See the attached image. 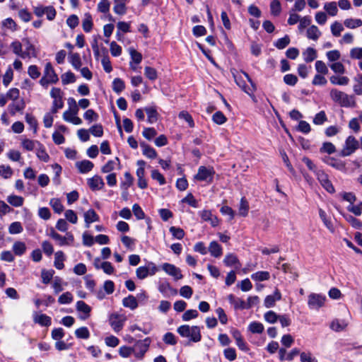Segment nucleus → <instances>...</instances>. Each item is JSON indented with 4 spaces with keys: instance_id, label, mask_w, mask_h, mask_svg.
Returning <instances> with one entry per match:
<instances>
[{
    "instance_id": "43",
    "label": "nucleus",
    "mask_w": 362,
    "mask_h": 362,
    "mask_svg": "<svg viewBox=\"0 0 362 362\" xmlns=\"http://www.w3.org/2000/svg\"><path fill=\"white\" fill-rule=\"evenodd\" d=\"M49 205L52 206L54 211L57 214H61L64 208L59 199L52 198L49 201Z\"/></svg>"
},
{
    "instance_id": "48",
    "label": "nucleus",
    "mask_w": 362,
    "mask_h": 362,
    "mask_svg": "<svg viewBox=\"0 0 362 362\" xmlns=\"http://www.w3.org/2000/svg\"><path fill=\"white\" fill-rule=\"evenodd\" d=\"M158 291L165 296H166L169 291H170L173 294L177 293V290L173 288L170 284L167 281L162 282L158 285Z\"/></svg>"
},
{
    "instance_id": "7",
    "label": "nucleus",
    "mask_w": 362,
    "mask_h": 362,
    "mask_svg": "<svg viewBox=\"0 0 362 362\" xmlns=\"http://www.w3.org/2000/svg\"><path fill=\"white\" fill-rule=\"evenodd\" d=\"M50 237L56 240L59 246L71 245L74 241V235L71 233L67 232L65 236H62L54 230L50 233Z\"/></svg>"
},
{
    "instance_id": "17",
    "label": "nucleus",
    "mask_w": 362,
    "mask_h": 362,
    "mask_svg": "<svg viewBox=\"0 0 362 362\" xmlns=\"http://www.w3.org/2000/svg\"><path fill=\"white\" fill-rule=\"evenodd\" d=\"M63 92L59 88H52L50 91V96L53 98L52 104L59 107H64Z\"/></svg>"
},
{
    "instance_id": "19",
    "label": "nucleus",
    "mask_w": 362,
    "mask_h": 362,
    "mask_svg": "<svg viewBox=\"0 0 362 362\" xmlns=\"http://www.w3.org/2000/svg\"><path fill=\"white\" fill-rule=\"evenodd\" d=\"M94 164L88 160H83L76 163V168L82 174L88 173L93 170Z\"/></svg>"
},
{
    "instance_id": "12",
    "label": "nucleus",
    "mask_w": 362,
    "mask_h": 362,
    "mask_svg": "<svg viewBox=\"0 0 362 362\" xmlns=\"http://www.w3.org/2000/svg\"><path fill=\"white\" fill-rule=\"evenodd\" d=\"M162 269L168 275L174 277L175 280L182 279L183 276L180 268L170 263H164L162 265Z\"/></svg>"
},
{
    "instance_id": "25",
    "label": "nucleus",
    "mask_w": 362,
    "mask_h": 362,
    "mask_svg": "<svg viewBox=\"0 0 362 362\" xmlns=\"http://www.w3.org/2000/svg\"><path fill=\"white\" fill-rule=\"evenodd\" d=\"M77 311L82 313L84 315L81 316V319H86L89 317L91 308L83 300H78L76 305Z\"/></svg>"
},
{
    "instance_id": "35",
    "label": "nucleus",
    "mask_w": 362,
    "mask_h": 362,
    "mask_svg": "<svg viewBox=\"0 0 362 362\" xmlns=\"http://www.w3.org/2000/svg\"><path fill=\"white\" fill-rule=\"evenodd\" d=\"M250 206L247 200L245 197H242L238 207V215L246 217L248 214Z\"/></svg>"
},
{
    "instance_id": "6",
    "label": "nucleus",
    "mask_w": 362,
    "mask_h": 362,
    "mask_svg": "<svg viewBox=\"0 0 362 362\" xmlns=\"http://www.w3.org/2000/svg\"><path fill=\"white\" fill-rule=\"evenodd\" d=\"M151 340L149 337L144 339V340H138L133 348V354L137 358H142L148 351Z\"/></svg>"
},
{
    "instance_id": "5",
    "label": "nucleus",
    "mask_w": 362,
    "mask_h": 362,
    "mask_svg": "<svg viewBox=\"0 0 362 362\" xmlns=\"http://www.w3.org/2000/svg\"><path fill=\"white\" fill-rule=\"evenodd\" d=\"M214 173L213 168L202 165L198 168L197 173L194 176V178L198 181H205L208 183H211Z\"/></svg>"
},
{
    "instance_id": "61",
    "label": "nucleus",
    "mask_w": 362,
    "mask_h": 362,
    "mask_svg": "<svg viewBox=\"0 0 362 362\" xmlns=\"http://www.w3.org/2000/svg\"><path fill=\"white\" fill-rule=\"evenodd\" d=\"M69 62L76 69L78 70L80 69L81 66V60L79 54H71L69 57Z\"/></svg>"
},
{
    "instance_id": "58",
    "label": "nucleus",
    "mask_w": 362,
    "mask_h": 362,
    "mask_svg": "<svg viewBox=\"0 0 362 362\" xmlns=\"http://www.w3.org/2000/svg\"><path fill=\"white\" fill-rule=\"evenodd\" d=\"M169 230L171 233L172 235L176 239L182 240L185 237V233L184 230L181 228L171 226Z\"/></svg>"
},
{
    "instance_id": "41",
    "label": "nucleus",
    "mask_w": 362,
    "mask_h": 362,
    "mask_svg": "<svg viewBox=\"0 0 362 362\" xmlns=\"http://www.w3.org/2000/svg\"><path fill=\"white\" fill-rule=\"evenodd\" d=\"M329 81L333 85L346 86L349 83V78L347 76H332Z\"/></svg>"
},
{
    "instance_id": "34",
    "label": "nucleus",
    "mask_w": 362,
    "mask_h": 362,
    "mask_svg": "<svg viewBox=\"0 0 362 362\" xmlns=\"http://www.w3.org/2000/svg\"><path fill=\"white\" fill-rule=\"evenodd\" d=\"M119 163L120 161L117 157L114 160H110L101 168V172L103 173H109L112 172L117 165H119Z\"/></svg>"
},
{
    "instance_id": "13",
    "label": "nucleus",
    "mask_w": 362,
    "mask_h": 362,
    "mask_svg": "<svg viewBox=\"0 0 362 362\" xmlns=\"http://www.w3.org/2000/svg\"><path fill=\"white\" fill-rule=\"evenodd\" d=\"M23 43L25 46V50L23 51L24 59H30L31 57L36 58L38 54L35 47L31 43L28 38H23Z\"/></svg>"
},
{
    "instance_id": "42",
    "label": "nucleus",
    "mask_w": 362,
    "mask_h": 362,
    "mask_svg": "<svg viewBox=\"0 0 362 362\" xmlns=\"http://www.w3.org/2000/svg\"><path fill=\"white\" fill-rule=\"evenodd\" d=\"M10 47L15 54L21 57L22 59H24L23 51L22 49L23 45L20 41L15 40L12 42Z\"/></svg>"
},
{
    "instance_id": "55",
    "label": "nucleus",
    "mask_w": 362,
    "mask_h": 362,
    "mask_svg": "<svg viewBox=\"0 0 362 362\" xmlns=\"http://www.w3.org/2000/svg\"><path fill=\"white\" fill-rule=\"evenodd\" d=\"M13 173L12 168L9 165H0V176L4 179L10 178Z\"/></svg>"
},
{
    "instance_id": "15",
    "label": "nucleus",
    "mask_w": 362,
    "mask_h": 362,
    "mask_svg": "<svg viewBox=\"0 0 362 362\" xmlns=\"http://www.w3.org/2000/svg\"><path fill=\"white\" fill-rule=\"evenodd\" d=\"M87 184L92 191L102 189L105 186L103 178L98 175L87 179Z\"/></svg>"
},
{
    "instance_id": "60",
    "label": "nucleus",
    "mask_w": 362,
    "mask_h": 362,
    "mask_svg": "<svg viewBox=\"0 0 362 362\" xmlns=\"http://www.w3.org/2000/svg\"><path fill=\"white\" fill-rule=\"evenodd\" d=\"M76 337L78 339H87L90 337V332L86 327H81L75 331Z\"/></svg>"
},
{
    "instance_id": "23",
    "label": "nucleus",
    "mask_w": 362,
    "mask_h": 362,
    "mask_svg": "<svg viewBox=\"0 0 362 362\" xmlns=\"http://www.w3.org/2000/svg\"><path fill=\"white\" fill-rule=\"evenodd\" d=\"M40 141L37 140H32L27 138H22L21 139V145L23 148L28 151H31L36 149L37 146L40 145Z\"/></svg>"
},
{
    "instance_id": "1",
    "label": "nucleus",
    "mask_w": 362,
    "mask_h": 362,
    "mask_svg": "<svg viewBox=\"0 0 362 362\" xmlns=\"http://www.w3.org/2000/svg\"><path fill=\"white\" fill-rule=\"evenodd\" d=\"M332 100L343 107H354L356 105L355 97L348 95L337 88H332L329 91Z\"/></svg>"
},
{
    "instance_id": "49",
    "label": "nucleus",
    "mask_w": 362,
    "mask_h": 362,
    "mask_svg": "<svg viewBox=\"0 0 362 362\" xmlns=\"http://www.w3.org/2000/svg\"><path fill=\"white\" fill-rule=\"evenodd\" d=\"M304 60L306 62H311L317 58V52L315 49L308 47L303 53Z\"/></svg>"
},
{
    "instance_id": "3",
    "label": "nucleus",
    "mask_w": 362,
    "mask_h": 362,
    "mask_svg": "<svg viewBox=\"0 0 362 362\" xmlns=\"http://www.w3.org/2000/svg\"><path fill=\"white\" fill-rule=\"evenodd\" d=\"M59 77L50 62L46 63L43 71V76L39 81L40 84L47 88L49 84H56Z\"/></svg>"
},
{
    "instance_id": "51",
    "label": "nucleus",
    "mask_w": 362,
    "mask_h": 362,
    "mask_svg": "<svg viewBox=\"0 0 362 362\" xmlns=\"http://www.w3.org/2000/svg\"><path fill=\"white\" fill-rule=\"evenodd\" d=\"M324 9L332 16H337L338 12L337 3L335 1L326 3L324 6Z\"/></svg>"
},
{
    "instance_id": "59",
    "label": "nucleus",
    "mask_w": 362,
    "mask_h": 362,
    "mask_svg": "<svg viewBox=\"0 0 362 362\" xmlns=\"http://www.w3.org/2000/svg\"><path fill=\"white\" fill-rule=\"evenodd\" d=\"M23 230L22 224L18 221H15L11 223L8 227V232L10 234H19Z\"/></svg>"
},
{
    "instance_id": "63",
    "label": "nucleus",
    "mask_w": 362,
    "mask_h": 362,
    "mask_svg": "<svg viewBox=\"0 0 362 362\" xmlns=\"http://www.w3.org/2000/svg\"><path fill=\"white\" fill-rule=\"evenodd\" d=\"M212 120L214 121V123L218 125H221L226 122L227 118L222 112L217 111L213 115Z\"/></svg>"
},
{
    "instance_id": "39",
    "label": "nucleus",
    "mask_w": 362,
    "mask_h": 362,
    "mask_svg": "<svg viewBox=\"0 0 362 362\" xmlns=\"http://www.w3.org/2000/svg\"><path fill=\"white\" fill-rule=\"evenodd\" d=\"M7 202L14 207H20L23 206L24 202L23 197L18 195H9L7 199Z\"/></svg>"
},
{
    "instance_id": "24",
    "label": "nucleus",
    "mask_w": 362,
    "mask_h": 362,
    "mask_svg": "<svg viewBox=\"0 0 362 362\" xmlns=\"http://www.w3.org/2000/svg\"><path fill=\"white\" fill-rule=\"evenodd\" d=\"M127 2L128 0H114V12L120 16L124 15L127 13Z\"/></svg>"
},
{
    "instance_id": "45",
    "label": "nucleus",
    "mask_w": 362,
    "mask_h": 362,
    "mask_svg": "<svg viewBox=\"0 0 362 362\" xmlns=\"http://www.w3.org/2000/svg\"><path fill=\"white\" fill-rule=\"evenodd\" d=\"M264 329V325L257 321L252 322L248 326L249 331L253 334H261L263 332Z\"/></svg>"
},
{
    "instance_id": "40",
    "label": "nucleus",
    "mask_w": 362,
    "mask_h": 362,
    "mask_svg": "<svg viewBox=\"0 0 362 362\" xmlns=\"http://www.w3.org/2000/svg\"><path fill=\"white\" fill-rule=\"evenodd\" d=\"M252 280L255 281H263L269 280L270 278V274L267 271H259L255 272L251 275Z\"/></svg>"
},
{
    "instance_id": "26",
    "label": "nucleus",
    "mask_w": 362,
    "mask_h": 362,
    "mask_svg": "<svg viewBox=\"0 0 362 362\" xmlns=\"http://www.w3.org/2000/svg\"><path fill=\"white\" fill-rule=\"evenodd\" d=\"M84 221L86 227L89 228L90 223L99 221V216L93 209H90L84 213Z\"/></svg>"
},
{
    "instance_id": "16",
    "label": "nucleus",
    "mask_w": 362,
    "mask_h": 362,
    "mask_svg": "<svg viewBox=\"0 0 362 362\" xmlns=\"http://www.w3.org/2000/svg\"><path fill=\"white\" fill-rule=\"evenodd\" d=\"M78 110H68L63 113V119L68 122L78 125L82 123L81 118L76 116Z\"/></svg>"
},
{
    "instance_id": "29",
    "label": "nucleus",
    "mask_w": 362,
    "mask_h": 362,
    "mask_svg": "<svg viewBox=\"0 0 362 362\" xmlns=\"http://www.w3.org/2000/svg\"><path fill=\"white\" fill-rule=\"evenodd\" d=\"M140 146L142 148L143 154L148 158H156L158 156L156 150L145 142H141Z\"/></svg>"
},
{
    "instance_id": "62",
    "label": "nucleus",
    "mask_w": 362,
    "mask_h": 362,
    "mask_svg": "<svg viewBox=\"0 0 362 362\" xmlns=\"http://www.w3.org/2000/svg\"><path fill=\"white\" fill-rule=\"evenodd\" d=\"M271 13L275 16L280 14L281 11V3L279 0H273L270 4Z\"/></svg>"
},
{
    "instance_id": "36",
    "label": "nucleus",
    "mask_w": 362,
    "mask_h": 362,
    "mask_svg": "<svg viewBox=\"0 0 362 362\" xmlns=\"http://www.w3.org/2000/svg\"><path fill=\"white\" fill-rule=\"evenodd\" d=\"M65 260V256L62 251H57L54 254V265L57 269H62L64 267V262Z\"/></svg>"
},
{
    "instance_id": "47",
    "label": "nucleus",
    "mask_w": 362,
    "mask_h": 362,
    "mask_svg": "<svg viewBox=\"0 0 362 362\" xmlns=\"http://www.w3.org/2000/svg\"><path fill=\"white\" fill-rule=\"evenodd\" d=\"M82 27L86 33H89L92 30L93 21L90 13H87L85 14V17L82 23Z\"/></svg>"
},
{
    "instance_id": "57",
    "label": "nucleus",
    "mask_w": 362,
    "mask_h": 362,
    "mask_svg": "<svg viewBox=\"0 0 362 362\" xmlns=\"http://www.w3.org/2000/svg\"><path fill=\"white\" fill-rule=\"evenodd\" d=\"M62 82L64 85L74 83L76 81V76L71 71H67L62 75Z\"/></svg>"
},
{
    "instance_id": "14",
    "label": "nucleus",
    "mask_w": 362,
    "mask_h": 362,
    "mask_svg": "<svg viewBox=\"0 0 362 362\" xmlns=\"http://www.w3.org/2000/svg\"><path fill=\"white\" fill-rule=\"evenodd\" d=\"M325 300V297L315 293H312L308 296V306L312 309H319L321 308Z\"/></svg>"
},
{
    "instance_id": "18",
    "label": "nucleus",
    "mask_w": 362,
    "mask_h": 362,
    "mask_svg": "<svg viewBox=\"0 0 362 362\" xmlns=\"http://www.w3.org/2000/svg\"><path fill=\"white\" fill-rule=\"evenodd\" d=\"M33 321L35 323L42 327H49L52 323V319L49 316L45 314H38L37 313L33 314Z\"/></svg>"
},
{
    "instance_id": "64",
    "label": "nucleus",
    "mask_w": 362,
    "mask_h": 362,
    "mask_svg": "<svg viewBox=\"0 0 362 362\" xmlns=\"http://www.w3.org/2000/svg\"><path fill=\"white\" fill-rule=\"evenodd\" d=\"M279 315H277L275 312L272 310L267 311L264 315V318L265 321L270 324H274L277 322L279 319Z\"/></svg>"
},
{
    "instance_id": "50",
    "label": "nucleus",
    "mask_w": 362,
    "mask_h": 362,
    "mask_svg": "<svg viewBox=\"0 0 362 362\" xmlns=\"http://www.w3.org/2000/svg\"><path fill=\"white\" fill-rule=\"evenodd\" d=\"M125 88L123 80L116 78L112 81V90L117 94L120 93Z\"/></svg>"
},
{
    "instance_id": "22",
    "label": "nucleus",
    "mask_w": 362,
    "mask_h": 362,
    "mask_svg": "<svg viewBox=\"0 0 362 362\" xmlns=\"http://www.w3.org/2000/svg\"><path fill=\"white\" fill-rule=\"evenodd\" d=\"M323 161L337 170H343L345 169V163L342 160L333 157L326 156L323 158Z\"/></svg>"
},
{
    "instance_id": "27",
    "label": "nucleus",
    "mask_w": 362,
    "mask_h": 362,
    "mask_svg": "<svg viewBox=\"0 0 362 362\" xmlns=\"http://www.w3.org/2000/svg\"><path fill=\"white\" fill-rule=\"evenodd\" d=\"M101 52L103 54V58L101 59L103 67L105 72L110 73L112 71V67L110 58L107 55V50L105 47H103L101 49Z\"/></svg>"
},
{
    "instance_id": "9",
    "label": "nucleus",
    "mask_w": 362,
    "mask_h": 362,
    "mask_svg": "<svg viewBox=\"0 0 362 362\" xmlns=\"http://www.w3.org/2000/svg\"><path fill=\"white\" fill-rule=\"evenodd\" d=\"M242 73L244 74V76L246 77L247 81L252 85V90L250 88H247V86L245 84V82L242 78L241 76H240V75L233 72V76L234 80H235L236 84L240 88H241L246 93L250 94V92H253L255 90V88H256L255 85L253 83V81H252V79L250 78V77L249 76V75L246 72L243 71Z\"/></svg>"
},
{
    "instance_id": "53",
    "label": "nucleus",
    "mask_w": 362,
    "mask_h": 362,
    "mask_svg": "<svg viewBox=\"0 0 362 362\" xmlns=\"http://www.w3.org/2000/svg\"><path fill=\"white\" fill-rule=\"evenodd\" d=\"M344 24L348 28L354 29L362 25V21L361 19L346 18L344 21Z\"/></svg>"
},
{
    "instance_id": "4",
    "label": "nucleus",
    "mask_w": 362,
    "mask_h": 362,
    "mask_svg": "<svg viewBox=\"0 0 362 362\" xmlns=\"http://www.w3.org/2000/svg\"><path fill=\"white\" fill-rule=\"evenodd\" d=\"M158 271L156 265L152 262H148L145 266H141L136 270V275L139 279H144L148 276L154 275Z\"/></svg>"
},
{
    "instance_id": "10",
    "label": "nucleus",
    "mask_w": 362,
    "mask_h": 362,
    "mask_svg": "<svg viewBox=\"0 0 362 362\" xmlns=\"http://www.w3.org/2000/svg\"><path fill=\"white\" fill-rule=\"evenodd\" d=\"M126 320V317L122 315L113 313L110 316V325L115 332H119Z\"/></svg>"
},
{
    "instance_id": "33",
    "label": "nucleus",
    "mask_w": 362,
    "mask_h": 362,
    "mask_svg": "<svg viewBox=\"0 0 362 362\" xmlns=\"http://www.w3.org/2000/svg\"><path fill=\"white\" fill-rule=\"evenodd\" d=\"M209 251L211 255L214 257H219L223 253L221 246L216 241H212L210 243Z\"/></svg>"
},
{
    "instance_id": "46",
    "label": "nucleus",
    "mask_w": 362,
    "mask_h": 362,
    "mask_svg": "<svg viewBox=\"0 0 362 362\" xmlns=\"http://www.w3.org/2000/svg\"><path fill=\"white\" fill-rule=\"evenodd\" d=\"M223 262L228 267H232L235 266L236 264H240L238 257L233 253H229L226 255L223 259Z\"/></svg>"
},
{
    "instance_id": "20",
    "label": "nucleus",
    "mask_w": 362,
    "mask_h": 362,
    "mask_svg": "<svg viewBox=\"0 0 362 362\" xmlns=\"http://www.w3.org/2000/svg\"><path fill=\"white\" fill-rule=\"evenodd\" d=\"M281 298V294L278 289H276L273 295L267 296L264 301V305L266 308H269L275 305L276 300H279Z\"/></svg>"
},
{
    "instance_id": "11",
    "label": "nucleus",
    "mask_w": 362,
    "mask_h": 362,
    "mask_svg": "<svg viewBox=\"0 0 362 362\" xmlns=\"http://www.w3.org/2000/svg\"><path fill=\"white\" fill-rule=\"evenodd\" d=\"M316 176L321 185L329 193L334 192V187L329 180L328 175L322 170L316 171Z\"/></svg>"
},
{
    "instance_id": "30",
    "label": "nucleus",
    "mask_w": 362,
    "mask_h": 362,
    "mask_svg": "<svg viewBox=\"0 0 362 362\" xmlns=\"http://www.w3.org/2000/svg\"><path fill=\"white\" fill-rule=\"evenodd\" d=\"M12 250L16 256L21 257L25 253L27 247L24 242L16 241L13 244Z\"/></svg>"
},
{
    "instance_id": "21",
    "label": "nucleus",
    "mask_w": 362,
    "mask_h": 362,
    "mask_svg": "<svg viewBox=\"0 0 362 362\" xmlns=\"http://www.w3.org/2000/svg\"><path fill=\"white\" fill-rule=\"evenodd\" d=\"M25 107V103L23 99L13 102L9 104L8 108L12 115H15L17 112H22Z\"/></svg>"
},
{
    "instance_id": "8",
    "label": "nucleus",
    "mask_w": 362,
    "mask_h": 362,
    "mask_svg": "<svg viewBox=\"0 0 362 362\" xmlns=\"http://www.w3.org/2000/svg\"><path fill=\"white\" fill-rule=\"evenodd\" d=\"M359 148V142L353 136L346 138L344 148L341 152L342 156H349Z\"/></svg>"
},
{
    "instance_id": "44",
    "label": "nucleus",
    "mask_w": 362,
    "mask_h": 362,
    "mask_svg": "<svg viewBox=\"0 0 362 362\" xmlns=\"http://www.w3.org/2000/svg\"><path fill=\"white\" fill-rule=\"evenodd\" d=\"M291 40L288 35H286L284 37L278 39L274 42V46L279 49L286 48L290 44Z\"/></svg>"
},
{
    "instance_id": "56",
    "label": "nucleus",
    "mask_w": 362,
    "mask_h": 362,
    "mask_svg": "<svg viewBox=\"0 0 362 362\" xmlns=\"http://www.w3.org/2000/svg\"><path fill=\"white\" fill-rule=\"evenodd\" d=\"M54 271L53 269L46 270L42 269L41 272L42 281L45 284H47L50 282L53 277Z\"/></svg>"
},
{
    "instance_id": "2",
    "label": "nucleus",
    "mask_w": 362,
    "mask_h": 362,
    "mask_svg": "<svg viewBox=\"0 0 362 362\" xmlns=\"http://www.w3.org/2000/svg\"><path fill=\"white\" fill-rule=\"evenodd\" d=\"M177 332L182 337L189 338L192 342L197 343L202 339L200 327L198 326L183 325L177 327Z\"/></svg>"
},
{
    "instance_id": "28",
    "label": "nucleus",
    "mask_w": 362,
    "mask_h": 362,
    "mask_svg": "<svg viewBox=\"0 0 362 362\" xmlns=\"http://www.w3.org/2000/svg\"><path fill=\"white\" fill-rule=\"evenodd\" d=\"M145 112L147 115V121L150 124H153L157 122L158 118V113L156 107L150 106L145 107Z\"/></svg>"
},
{
    "instance_id": "32",
    "label": "nucleus",
    "mask_w": 362,
    "mask_h": 362,
    "mask_svg": "<svg viewBox=\"0 0 362 362\" xmlns=\"http://www.w3.org/2000/svg\"><path fill=\"white\" fill-rule=\"evenodd\" d=\"M36 150V156L39 160L47 163L50 157L46 151L45 147L42 143H40V145L37 146Z\"/></svg>"
},
{
    "instance_id": "37",
    "label": "nucleus",
    "mask_w": 362,
    "mask_h": 362,
    "mask_svg": "<svg viewBox=\"0 0 362 362\" xmlns=\"http://www.w3.org/2000/svg\"><path fill=\"white\" fill-rule=\"evenodd\" d=\"M122 304L124 307L129 308L132 310H135L138 307L136 298L132 295H129L123 298Z\"/></svg>"
},
{
    "instance_id": "31",
    "label": "nucleus",
    "mask_w": 362,
    "mask_h": 362,
    "mask_svg": "<svg viewBox=\"0 0 362 362\" xmlns=\"http://www.w3.org/2000/svg\"><path fill=\"white\" fill-rule=\"evenodd\" d=\"M229 302L234 306L235 309H246V303L241 298L230 294L228 297Z\"/></svg>"
},
{
    "instance_id": "38",
    "label": "nucleus",
    "mask_w": 362,
    "mask_h": 362,
    "mask_svg": "<svg viewBox=\"0 0 362 362\" xmlns=\"http://www.w3.org/2000/svg\"><path fill=\"white\" fill-rule=\"evenodd\" d=\"M306 35L308 38L316 41L321 35V32L316 25H311L308 28Z\"/></svg>"
},
{
    "instance_id": "54",
    "label": "nucleus",
    "mask_w": 362,
    "mask_h": 362,
    "mask_svg": "<svg viewBox=\"0 0 362 362\" xmlns=\"http://www.w3.org/2000/svg\"><path fill=\"white\" fill-rule=\"evenodd\" d=\"M327 121V117L325 111L322 110L317 113L313 118V123L316 125H322Z\"/></svg>"
},
{
    "instance_id": "52",
    "label": "nucleus",
    "mask_w": 362,
    "mask_h": 362,
    "mask_svg": "<svg viewBox=\"0 0 362 362\" xmlns=\"http://www.w3.org/2000/svg\"><path fill=\"white\" fill-rule=\"evenodd\" d=\"M26 122L29 124L30 127L33 130L35 134L37 132V121L34 116L27 113L25 117Z\"/></svg>"
}]
</instances>
